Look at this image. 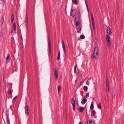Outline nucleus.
I'll return each mask as SVG.
<instances>
[{"label": "nucleus", "mask_w": 124, "mask_h": 124, "mask_svg": "<svg viewBox=\"0 0 124 124\" xmlns=\"http://www.w3.org/2000/svg\"><path fill=\"white\" fill-rule=\"evenodd\" d=\"M98 47H96L94 48L93 52V55L94 58L96 59H97L99 57L98 55Z\"/></svg>", "instance_id": "obj_1"}, {"label": "nucleus", "mask_w": 124, "mask_h": 124, "mask_svg": "<svg viewBox=\"0 0 124 124\" xmlns=\"http://www.w3.org/2000/svg\"><path fill=\"white\" fill-rule=\"evenodd\" d=\"M48 44V48L49 50V54H50L51 52V41L50 40V38L49 37L48 38V40L47 41Z\"/></svg>", "instance_id": "obj_2"}, {"label": "nucleus", "mask_w": 124, "mask_h": 124, "mask_svg": "<svg viewBox=\"0 0 124 124\" xmlns=\"http://www.w3.org/2000/svg\"><path fill=\"white\" fill-rule=\"evenodd\" d=\"M80 16H78L77 17H76L75 19V21L76 22V23L75 26L77 27L79 25V23L78 22L80 18Z\"/></svg>", "instance_id": "obj_3"}, {"label": "nucleus", "mask_w": 124, "mask_h": 124, "mask_svg": "<svg viewBox=\"0 0 124 124\" xmlns=\"http://www.w3.org/2000/svg\"><path fill=\"white\" fill-rule=\"evenodd\" d=\"M71 102L73 106V110L74 111L75 110V101L73 98H72L71 100Z\"/></svg>", "instance_id": "obj_4"}, {"label": "nucleus", "mask_w": 124, "mask_h": 124, "mask_svg": "<svg viewBox=\"0 0 124 124\" xmlns=\"http://www.w3.org/2000/svg\"><path fill=\"white\" fill-rule=\"evenodd\" d=\"M28 107L27 105H26L25 107V112L26 115H29V113L28 111Z\"/></svg>", "instance_id": "obj_5"}, {"label": "nucleus", "mask_w": 124, "mask_h": 124, "mask_svg": "<svg viewBox=\"0 0 124 124\" xmlns=\"http://www.w3.org/2000/svg\"><path fill=\"white\" fill-rule=\"evenodd\" d=\"M70 13V14L72 16H74L76 14V10L71 8Z\"/></svg>", "instance_id": "obj_6"}, {"label": "nucleus", "mask_w": 124, "mask_h": 124, "mask_svg": "<svg viewBox=\"0 0 124 124\" xmlns=\"http://www.w3.org/2000/svg\"><path fill=\"white\" fill-rule=\"evenodd\" d=\"M11 57L9 54H7L6 58V63L9 62L10 61Z\"/></svg>", "instance_id": "obj_7"}, {"label": "nucleus", "mask_w": 124, "mask_h": 124, "mask_svg": "<svg viewBox=\"0 0 124 124\" xmlns=\"http://www.w3.org/2000/svg\"><path fill=\"white\" fill-rule=\"evenodd\" d=\"M107 32L108 35H110L111 34L112 32L109 26H108L107 27Z\"/></svg>", "instance_id": "obj_8"}, {"label": "nucleus", "mask_w": 124, "mask_h": 124, "mask_svg": "<svg viewBox=\"0 0 124 124\" xmlns=\"http://www.w3.org/2000/svg\"><path fill=\"white\" fill-rule=\"evenodd\" d=\"M111 38L110 36L108 35H106V40L107 41H110Z\"/></svg>", "instance_id": "obj_9"}, {"label": "nucleus", "mask_w": 124, "mask_h": 124, "mask_svg": "<svg viewBox=\"0 0 124 124\" xmlns=\"http://www.w3.org/2000/svg\"><path fill=\"white\" fill-rule=\"evenodd\" d=\"M78 109L80 112H82L84 109V108L80 106L78 108Z\"/></svg>", "instance_id": "obj_10"}, {"label": "nucleus", "mask_w": 124, "mask_h": 124, "mask_svg": "<svg viewBox=\"0 0 124 124\" xmlns=\"http://www.w3.org/2000/svg\"><path fill=\"white\" fill-rule=\"evenodd\" d=\"M87 101V99L86 98L83 99L81 101V103L82 104L84 105L85 104V103Z\"/></svg>", "instance_id": "obj_11"}, {"label": "nucleus", "mask_w": 124, "mask_h": 124, "mask_svg": "<svg viewBox=\"0 0 124 124\" xmlns=\"http://www.w3.org/2000/svg\"><path fill=\"white\" fill-rule=\"evenodd\" d=\"M28 16L27 15L26 16V18L25 19V21L26 22V27L27 28V25L28 24Z\"/></svg>", "instance_id": "obj_12"}, {"label": "nucleus", "mask_w": 124, "mask_h": 124, "mask_svg": "<svg viewBox=\"0 0 124 124\" xmlns=\"http://www.w3.org/2000/svg\"><path fill=\"white\" fill-rule=\"evenodd\" d=\"M54 74L55 76V79H56L58 78V73L56 69L55 70V72L54 73Z\"/></svg>", "instance_id": "obj_13"}, {"label": "nucleus", "mask_w": 124, "mask_h": 124, "mask_svg": "<svg viewBox=\"0 0 124 124\" xmlns=\"http://www.w3.org/2000/svg\"><path fill=\"white\" fill-rule=\"evenodd\" d=\"M107 46H108V48H109L110 47L111 45V42L110 41H107Z\"/></svg>", "instance_id": "obj_14"}, {"label": "nucleus", "mask_w": 124, "mask_h": 124, "mask_svg": "<svg viewBox=\"0 0 124 124\" xmlns=\"http://www.w3.org/2000/svg\"><path fill=\"white\" fill-rule=\"evenodd\" d=\"M94 123V121H88L87 122V124H93V123Z\"/></svg>", "instance_id": "obj_15"}, {"label": "nucleus", "mask_w": 124, "mask_h": 124, "mask_svg": "<svg viewBox=\"0 0 124 124\" xmlns=\"http://www.w3.org/2000/svg\"><path fill=\"white\" fill-rule=\"evenodd\" d=\"M7 124H10V121L9 119V118L8 116H7Z\"/></svg>", "instance_id": "obj_16"}, {"label": "nucleus", "mask_w": 124, "mask_h": 124, "mask_svg": "<svg viewBox=\"0 0 124 124\" xmlns=\"http://www.w3.org/2000/svg\"><path fill=\"white\" fill-rule=\"evenodd\" d=\"M81 29L80 27H78L77 29V32L78 33H79L80 32Z\"/></svg>", "instance_id": "obj_17"}, {"label": "nucleus", "mask_w": 124, "mask_h": 124, "mask_svg": "<svg viewBox=\"0 0 124 124\" xmlns=\"http://www.w3.org/2000/svg\"><path fill=\"white\" fill-rule=\"evenodd\" d=\"M83 89L85 92H87L88 90V88L87 86H85L83 87Z\"/></svg>", "instance_id": "obj_18"}, {"label": "nucleus", "mask_w": 124, "mask_h": 124, "mask_svg": "<svg viewBox=\"0 0 124 124\" xmlns=\"http://www.w3.org/2000/svg\"><path fill=\"white\" fill-rule=\"evenodd\" d=\"M97 107L98 108L100 109H101V103H100L98 105H97Z\"/></svg>", "instance_id": "obj_19"}, {"label": "nucleus", "mask_w": 124, "mask_h": 124, "mask_svg": "<svg viewBox=\"0 0 124 124\" xmlns=\"http://www.w3.org/2000/svg\"><path fill=\"white\" fill-rule=\"evenodd\" d=\"M72 2L75 5H77L78 4L76 0H72Z\"/></svg>", "instance_id": "obj_20"}, {"label": "nucleus", "mask_w": 124, "mask_h": 124, "mask_svg": "<svg viewBox=\"0 0 124 124\" xmlns=\"http://www.w3.org/2000/svg\"><path fill=\"white\" fill-rule=\"evenodd\" d=\"M107 91L108 93H109V85H106Z\"/></svg>", "instance_id": "obj_21"}, {"label": "nucleus", "mask_w": 124, "mask_h": 124, "mask_svg": "<svg viewBox=\"0 0 124 124\" xmlns=\"http://www.w3.org/2000/svg\"><path fill=\"white\" fill-rule=\"evenodd\" d=\"M85 5H86V8H87V10L88 11V12L89 13V10H88V7L87 3V2L86 1V0H85Z\"/></svg>", "instance_id": "obj_22"}, {"label": "nucleus", "mask_w": 124, "mask_h": 124, "mask_svg": "<svg viewBox=\"0 0 124 124\" xmlns=\"http://www.w3.org/2000/svg\"><path fill=\"white\" fill-rule=\"evenodd\" d=\"M93 103L92 102V104L91 105L90 108L92 110L93 109Z\"/></svg>", "instance_id": "obj_23"}, {"label": "nucleus", "mask_w": 124, "mask_h": 124, "mask_svg": "<svg viewBox=\"0 0 124 124\" xmlns=\"http://www.w3.org/2000/svg\"><path fill=\"white\" fill-rule=\"evenodd\" d=\"M77 65H76L74 68V73H76V69L77 67Z\"/></svg>", "instance_id": "obj_24"}, {"label": "nucleus", "mask_w": 124, "mask_h": 124, "mask_svg": "<svg viewBox=\"0 0 124 124\" xmlns=\"http://www.w3.org/2000/svg\"><path fill=\"white\" fill-rule=\"evenodd\" d=\"M61 87L59 86H58V92H59L60 91L61 89Z\"/></svg>", "instance_id": "obj_25"}, {"label": "nucleus", "mask_w": 124, "mask_h": 124, "mask_svg": "<svg viewBox=\"0 0 124 124\" xmlns=\"http://www.w3.org/2000/svg\"><path fill=\"white\" fill-rule=\"evenodd\" d=\"M60 58V52H59L58 53V59L59 60Z\"/></svg>", "instance_id": "obj_26"}, {"label": "nucleus", "mask_w": 124, "mask_h": 124, "mask_svg": "<svg viewBox=\"0 0 124 124\" xmlns=\"http://www.w3.org/2000/svg\"><path fill=\"white\" fill-rule=\"evenodd\" d=\"M106 85H109L108 80V79H107L106 81Z\"/></svg>", "instance_id": "obj_27"}, {"label": "nucleus", "mask_w": 124, "mask_h": 124, "mask_svg": "<svg viewBox=\"0 0 124 124\" xmlns=\"http://www.w3.org/2000/svg\"><path fill=\"white\" fill-rule=\"evenodd\" d=\"M80 38L81 39H84L85 38V36L83 35H81L80 36Z\"/></svg>", "instance_id": "obj_28"}, {"label": "nucleus", "mask_w": 124, "mask_h": 124, "mask_svg": "<svg viewBox=\"0 0 124 124\" xmlns=\"http://www.w3.org/2000/svg\"><path fill=\"white\" fill-rule=\"evenodd\" d=\"M62 46V48H63V50L64 51V53H66V50L65 48V46Z\"/></svg>", "instance_id": "obj_29"}, {"label": "nucleus", "mask_w": 124, "mask_h": 124, "mask_svg": "<svg viewBox=\"0 0 124 124\" xmlns=\"http://www.w3.org/2000/svg\"><path fill=\"white\" fill-rule=\"evenodd\" d=\"M91 18H92V21H93V20H94V19H93V15L92 14V13H91Z\"/></svg>", "instance_id": "obj_30"}, {"label": "nucleus", "mask_w": 124, "mask_h": 124, "mask_svg": "<svg viewBox=\"0 0 124 124\" xmlns=\"http://www.w3.org/2000/svg\"><path fill=\"white\" fill-rule=\"evenodd\" d=\"M92 23L93 26H95V23H94V20L92 21Z\"/></svg>", "instance_id": "obj_31"}, {"label": "nucleus", "mask_w": 124, "mask_h": 124, "mask_svg": "<svg viewBox=\"0 0 124 124\" xmlns=\"http://www.w3.org/2000/svg\"><path fill=\"white\" fill-rule=\"evenodd\" d=\"M86 84L87 85H89V84H90L89 82L88 81H87L86 82Z\"/></svg>", "instance_id": "obj_32"}, {"label": "nucleus", "mask_w": 124, "mask_h": 124, "mask_svg": "<svg viewBox=\"0 0 124 124\" xmlns=\"http://www.w3.org/2000/svg\"><path fill=\"white\" fill-rule=\"evenodd\" d=\"M62 46H65V44H64V42L63 40L62 41Z\"/></svg>", "instance_id": "obj_33"}, {"label": "nucleus", "mask_w": 124, "mask_h": 124, "mask_svg": "<svg viewBox=\"0 0 124 124\" xmlns=\"http://www.w3.org/2000/svg\"><path fill=\"white\" fill-rule=\"evenodd\" d=\"M12 93L11 90H10L8 91V93L9 94H11Z\"/></svg>", "instance_id": "obj_34"}, {"label": "nucleus", "mask_w": 124, "mask_h": 124, "mask_svg": "<svg viewBox=\"0 0 124 124\" xmlns=\"http://www.w3.org/2000/svg\"><path fill=\"white\" fill-rule=\"evenodd\" d=\"M14 15H12L11 16V19L14 20Z\"/></svg>", "instance_id": "obj_35"}, {"label": "nucleus", "mask_w": 124, "mask_h": 124, "mask_svg": "<svg viewBox=\"0 0 124 124\" xmlns=\"http://www.w3.org/2000/svg\"><path fill=\"white\" fill-rule=\"evenodd\" d=\"M12 29H13V30H14V31H16V27H13V28H12Z\"/></svg>", "instance_id": "obj_36"}, {"label": "nucleus", "mask_w": 124, "mask_h": 124, "mask_svg": "<svg viewBox=\"0 0 124 124\" xmlns=\"http://www.w3.org/2000/svg\"><path fill=\"white\" fill-rule=\"evenodd\" d=\"M90 29H91V31L92 33V28L91 25H90Z\"/></svg>", "instance_id": "obj_37"}, {"label": "nucleus", "mask_w": 124, "mask_h": 124, "mask_svg": "<svg viewBox=\"0 0 124 124\" xmlns=\"http://www.w3.org/2000/svg\"><path fill=\"white\" fill-rule=\"evenodd\" d=\"M89 95V93H87L86 94V96H88Z\"/></svg>", "instance_id": "obj_38"}, {"label": "nucleus", "mask_w": 124, "mask_h": 124, "mask_svg": "<svg viewBox=\"0 0 124 124\" xmlns=\"http://www.w3.org/2000/svg\"><path fill=\"white\" fill-rule=\"evenodd\" d=\"M13 27H16V24L15 23H14L13 24Z\"/></svg>", "instance_id": "obj_39"}, {"label": "nucleus", "mask_w": 124, "mask_h": 124, "mask_svg": "<svg viewBox=\"0 0 124 124\" xmlns=\"http://www.w3.org/2000/svg\"><path fill=\"white\" fill-rule=\"evenodd\" d=\"M17 97V96H16L15 97H14V98H13V100H14Z\"/></svg>", "instance_id": "obj_40"}, {"label": "nucleus", "mask_w": 124, "mask_h": 124, "mask_svg": "<svg viewBox=\"0 0 124 124\" xmlns=\"http://www.w3.org/2000/svg\"><path fill=\"white\" fill-rule=\"evenodd\" d=\"M93 28L94 29V30H95V26H93Z\"/></svg>", "instance_id": "obj_41"}, {"label": "nucleus", "mask_w": 124, "mask_h": 124, "mask_svg": "<svg viewBox=\"0 0 124 124\" xmlns=\"http://www.w3.org/2000/svg\"><path fill=\"white\" fill-rule=\"evenodd\" d=\"M11 30H11V32L12 33L13 32V29H11Z\"/></svg>", "instance_id": "obj_42"}, {"label": "nucleus", "mask_w": 124, "mask_h": 124, "mask_svg": "<svg viewBox=\"0 0 124 124\" xmlns=\"http://www.w3.org/2000/svg\"><path fill=\"white\" fill-rule=\"evenodd\" d=\"M14 20L11 19V22L12 23H13V21Z\"/></svg>", "instance_id": "obj_43"}, {"label": "nucleus", "mask_w": 124, "mask_h": 124, "mask_svg": "<svg viewBox=\"0 0 124 124\" xmlns=\"http://www.w3.org/2000/svg\"><path fill=\"white\" fill-rule=\"evenodd\" d=\"M79 124H82V123L81 122H80L79 123Z\"/></svg>", "instance_id": "obj_44"}]
</instances>
